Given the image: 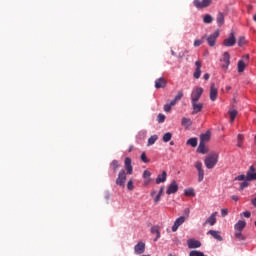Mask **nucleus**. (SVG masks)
<instances>
[{
  "label": "nucleus",
  "mask_w": 256,
  "mask_h": 256,
  "mask_svg": "<svg viewBox=\"0 0 256 256\" xmlns=\"http://www.w3.org/2000/svg\"><path fill=\"white\" fill-rule=\"evenodd\" d=\"M217 163H219V154L216 152L210 153L204 159V165L208 169H214L215 165H217Z\"/></svg>",
  "instance_id": "obj_1"
},
{
  "label": "nucleus",
  "mask_w": 256,
  "mask_h": 256,
  "mask_svg": "<svg viewBox=\"0 0 256 256\" xmlns=\"http://www.w3.org/2000/svg\"><path fill=\"white\" fill-rule=\"evenodd\" d=\"M193 5L196 9H207L213 5V0H194Z\"/></svg>",
  "instance_id": "obj_2"
},
{
  "label": "nucleus",
  "mask_w": 256,
  "mask_h": 256,
  "mask_svg": "<svg viewBox=\"0 0 256 256\" xmlns=\"http://www.w3.org/2000/svg\"><path fill=\"white\" fill-rule=\"evenodd\" d=\"M203 88L202 87H195L190 95L191 103L193 102H199V99H201V95H203Z\"/></svg>",
  "instance_id": "obj_3"
},
{
  "label": "nucleus",
  "mask_w": 256,
  "mask_h": 256,
  "mask_svg": "<svg viewBox=\"0 0 256 256\" xmlns=\"http://www.w3.org/2000/svg\"><path fill=\"white\" fill-rule=\"evenodd\" d=\"M194 167L198 172V183H202V181L205 179V170H203V163L201 161H196Z\"/></svg>",
  "instance_id": "obj_4"
},
{
  "label": "nucleus",
  "mask_w": 256,
  "mask_h": 256,
  "mask_svg": "<svg viewBox=\"0 0 256 256\" xmlns=\"http://www.w3.org/2000/svg\"><path fill=\"white\" fill-rule=\"evenodd\" d=\"M249 64V54H246L242 57V60L238 61V73H243L245 68Z\"/></svg>",
  "instance_id": "obj_5"
},
{
  "label": "nucleus",
  "mask_w": 256,
  "mask_h": 256,
  "mask_svg": "<svg viewBox=\"0 0 256 256\" xmlns=\"http://www.w3.org/2000/svg\"><path fill=\"white\" fill-rule=\"evenodd\" d=\"M125 181H127V174L125 173V170H120L116 179V185L119 187H125Z\"/></svg>",
  "instance_id": "obj_6"
},
{
  "label": "nucleus",
  "mask_w": 256,
  "mask_h": 256,
  "mask_svg": "<svg viewBox=\"0 0 256 256\" xmlns=\"http://www.w3.org/2000/svg\"><path fill=\"white\" fill-rule=\"evenodd\" d=\"M178 191H179V184H177V181L173 180L168 186V189L166 190V194L174 195V193H177Z\"/></svg>",
  "instance_id": "obj_7"
},
{
  "label": "nucleus",
  "mask_w": 256,
  "mask_h": 256,
  "mask_svg": "<svg viewBox=\"0 0 256 256\" xmlns=\"http://www.w3.org/2000/svg\"><path fill=\"white\" fill-rule=\"evenodd\" d=\"M236 43H237V38H235L234 33H230V36L223 41V45L225 47H233V45H235Z\"/></svg>",
  "instance_id": "obj_8"
},
{
  "label": "nucleus",
  "mask_w": 256,
  "mask_h": 256,
  "mask_svg": "<svg viewBox=\"0 0 256 256\" xmlns=\"http://www.w3.org/2000/svg\"><path fill=\"white\" fill-rule=\"evenodd\" d=\"M219 37V30H216L213 34H211L207 38V43L210 47H215V43L217 42V38Z\"/></svg>",
  "instance_id": "obj_9"
},
{
  "label": "nucleus",
  "mask_w": 256,
  "mask_h": 256,
  "mask_svg": "<svg viewBox=\"0 0 256 256\" xmlns=\"http://www.w3.org/2000/svg\"><path fill=\"white\" fill-rule=\"evenodd\" d=\"M221 61L223 62L222 68L229 69V65H231V56L229 55V52H224Z\"/></svg>",
  "instance_id": "obj_10"
},
{
  "label": "nucleus",
  "mask_w": 256,
  "mask_h": 256,
  "mask_svg": "<svg viewBox=\"0 0 256 256\" xmlns=\"http://www.w3.org/2000/svg\"><path fill=\"white\" fill-rule=\"evenodd\" d=\"M247 181H256V168L255 166H250L247 173Z\"/></svg>",
  "instance_id": "obj_11"
},
{
  "label": "nucleus",
  "mask_w": 256,
  "mask_h": 256,
  "mask_svg": "<svg viewBox=\"0 0 256 256\" xmlns=\"http://www.w3.org/2000/svg\"><path fill=\"white\" fill-rule=\"evenodd\" d=\"M185 219H186L185 216H180L174 221V225L172 226L173 233H175L177 229H179V227H181V225L185 223Z\"/></svg>",
  "instance_id": "obj_12"
},
{
  "label": "nucleus",
  "mask_w": 256,
  "mask_h": 256,
  "mask_svg": "<svg viewBox=\"0 0 256 256\" xmlns=\"http://www.w3.org/2000/svg\"><path fill=\"white\" fill-rule=\"evenodd\" d=\"M154 87L155 89H165L167 87L166 79L163 77L156 79Z\"/></svg>",
  "instance_id": "obj_13"
},
{
  "label": "nucleus",
  "mask_w": 256,
  "mask_h": 256,
  "mask_svg": "<svg viewBox=\"0 0 256 256\" xmlns=\"http://www.w3.org/2000/svg\"><path fill=\"white\" fill-rule=\"evenodd\" d=\"M219 91L215 87V83H212L210 86V101H217Z\"/></svg>",
  "instance_id": "obj_14"
},
{
  "label": "nucleus",
  "mask_w": 256,
  "mask_h": 256,
  "mask_svg": "<svg viewBox=\"0 0 256 256\" xmlns=\"http://www.w3.org/2000/svg\"><path fill=\"white\" fill-rule=\"evenodd\" d=\"M192 103V115H197V113H201L203 111V103L199 102H191Z\"/></svg>",
  "instance_id": "obj_15"
},
{
  "label": "nucleus",
  "mask_w": 256,
  "mask_h": 256,
  "mask_svg": "<svg viewBox=\"0 0 256 256\" xmlns=\"http://www.w3.org/2000/svg\"><path fill=\"white\" fill-rule=\"evenodd\" d=\"M187 245L189 249H199V247H201V242L199 240L189 239Z\"/></svg>",
  "instance_id": "obj_16"
},
{
  "label": "nucleus",
  "mask_w": 256,
  "mask_h": 256,
  "mask_svg": "<svg viewBox=\"0 0 256 256\" xmlns=\"http://www.w3.org/2000/svg\"><path fill=\"white\" fill-rule=\"evenodd\" d=\"M125 169H126V173L128 175H133V166L131 165V158L127 157L125 158Z\"/></svg>",
  "instance_id": "obj_17"
},
{
  "label": "nucleus",
  "mask_w": 256,
  "mask_h": 256,
  "mask_svg": "<svg viewBox=\"0 0 256 256\" xmlns=\"http://www.w3.org/2000/svg\"><path fill=\"white\" fill-rule=\"evenodd\" d=\"M215 223H217V212L212 213L209 218L204 222V225H211L213 227V225H215Z\"/></svg>",
  "instance_id": "obj_18"
},
{
  "label": "nucleus",
  "mask_w": 256,
  "mask_h": 256,
  "mask_svg": "<svg viewBox=\"0 0 256 256\" xmlns=\"http://www.w3.org/2000/svg\"><path fill=\"white\" fill-rule=\"evenodd\" d=\"M134 251H135L136 255H143V253H145V243L139 242L134 247Z\"/></svg>",
  "instance_id": "obj_19"
},
{
  "label": "nucleus",
  "mask_w": 256,
  "mask_h": 256,
  "mask_svg": "<svg viewBox=\"0 0 256 256\" xmlns=\"http://www.w3.org/2000/svg\"><path fill=\"white\" fill-rule=\"evenodd\" d=\"M195 66H196V69L193 74V77H194V79H199L201 77V67H202L201 61H199V60L196 61Z\"/></svg>",
  "instance_id": "obj_20"
},
{
  "label": "nucleus",
  "mask_w": 256,
  "mask_h": 256,
  "mask_svg": "<svg viewBox=\"0 0 256 256\" xmlns=\"http://www.w3.org/2000/svg\"><path fill=\"white\" fill-rule=\"evenodd\" d=\"M167 181V171H162L156 178V184L161 185V183H165Z\"/></svg>",
  "instance_id": "obj_21"
},
{
  "label": "nucleus",
  "mask_w": 256,
  "mask_h": 256,
  "mask_svg": "<svg viewBox=\"0 0 256 256\" xmlns=\"http://www.w3.org/2000/svg\"><path fill=\"white\" fill-rule=\"evenodd\" d=\"M246 226H247V222H245V220H239L235 224L234 229H235V231L242 232L245 229Z\"/></svg>",
  "instance_id": "obj_22"
},
{
  "label": "nucleus",
  "mask_w": 256,
  "mask_h": 256,
  "mask_svg": "<svg viewBox=\"0 0 256 256\" xmlns=\"http://www.w3.org/2000/svg\"><path fill=\"white\" fill-rule=\"evenodd\" d=\"M207 235H211L216 241H223V237H221V234L217 230H210L207 232Z\"/></svg>",
  "instance_id": "obj_23"
},
{
  "label": "nucleus",
  "mask_w": 256,
  "mask_h": 256,
  "mask_svg": "<svg viewBox=\"0 0 256 256\" xmlns=\"http://www.w3.org/2000/svg\"><path fill=\"white\" fill-rule=\"evenodd\" d=\"M216 21H217L218 27H223V25L225 24V15L223 14V12H219L217 14Z\"/></svg>",
  "instance_id": "obj_24"
},
{
  "label": "nucleus",
  "mask_w": 256,
  "mask_h": 256,
  "mask_svg": "<svg viewBox=\"0 0 256 256\" xmlns=\"http://www.w3.org/2000/svg\"><path fill=\"white\" fill-rule=\"evenodd\" d=\"M197 151L198 153L205 155V153L209 152V149H207V146H205V143L200 142Z\"/></svg>",
  "instance_id": "obj_25"
},
{
  "label": "nucleus",
  "mask_w": 256,
  "mask_h": 256,
  "mask_svg": "<svg viewBox=\"0 0 256 256\" xmlns=\"http://www.w3.org/2000/svg\"><path fill=\"white\" fill-rule=\"evenodd\" d=\"M181 125L186 129H189V127L193 125V122L191 121V119L183 117Z\"/></svg>",
  "instance_id": "obj_26"
},
{
  "label": "nucleus",
  "mask_w": 256,
  "mask_h": 256,
  "mask_svg": "<svg viewBox=\"0 0 256 256\" xmlns=\"http://www.w3.org/2000/svg\"><path fill=\"white\" fill-rule=\"evenodd\" d=\"M211 139V132L207 131L200 136V143H207Z\"/></svg>",
  "instance_id": "obj_27"
},
{
  "label": "nucleus",
  "mask_w": 256,
  "mask_h": 256,
  "mask_svg": "<svg viewBox=\"0 0 256 256\" xmlns=\"http://www.w3.org/2000/svg\"><path fill=\"white\" fill-rule=\"evenodd\" d=\"M151 233L153 235H156V238L154 239V241H157V239H159V237H161V233L159 232V226H153L151 228Z\"/></svg>",
  "instance_id": "obj_28"
},
{
  "label": "nucleus",
  "mask_w": 256,
  "mask_h": 256,
  "mask_svg": "<svg viewBox=\"0 0 256 256\" xmlns=\"http://www.w3.org/2000/svg\"><path fill=\"white\" fill-rule=\"evenodd\" d=\"M184 195L186 197H195V190L193 188H189L184 190Z\"/></svg>",
  "instance_id": "obj_29"
},
{
  "label": "nucleus",
  "mask_w": 256,
  "mask_h": 256,
  "mask_svg": "<svg viewBox=\"0 0 256 256\" xmlns=\"http://www.w3.org/2000/svg\"><path fill=\"white\" fill-rule=\"evenodd\" d=\"M229 115H230V123H234L235 122V117H237V110H230L228 111Z\"/></svg>",
  "instance_id": "obj_30"
},
{
  "label": "nucleus",
  "mask_w": 256,
  "mask_h": 256,
  "mask_svg": "<svg viewBox=\"0 0 256 256\" xmlns=\"http://www.w3.org/2000/svg\"><path fill=\"white\" fill-rule=\"evenodd\" d=\"M173 134L171 132H167L163 135V141L164 143H169V141L172 139Z\"/></svg>",
  "instance_id": "obj_31"
},
{
  "label": "nucleus",
  "mask_w": 256,
  "mask_h": 256,
  "mask_svg": "<svg viewBox=\"0 0 256 256\" xmlns=\"http://www.w3.org/2000/svg\"><path fill=\"white\" fill-rule=\"evenodd\" d=\"M110 167L112 171H117V169H119L120 167L119 161L113 160L112 163L110 164Z\"/></svg>",
  "instance_id": "obj_32"
},
{
  "label": "nucleus",
  "mask_w": 256,
  "mask_h": 256,
  "mask_svg": "<svg viewBox=\"0 0 256 256\" xmlns=\"http://www.w3.org/2000/svg\"><path fill=\"white\" fill-rule=\"evenodd\" d=\"M203 22L206 24L213 23V16L206 14L203 18Z\"/></svg>",
  "instance_id": "obj_33"
},
{
  "label": "nucleus",
  "mask_w": 256,
  "mask_h": 256,
  "mask_svg": "<svg viewBox=\"0 0 256 256\" xmlns=\"http://www.w3.org/2000/svg\"><path fill=\"white\" fill-rule=\"evenodd\" d=\"M187 145H191V147H197V138H190L187 140Z\"/></svg>",
  "instance_id": "obj_34"
},
{
  "label": "nucleus",
  "mask_w": 256,
  "mask_h": 256,
  "mask_svg": "<svg viewBox=\"0 0 256 256\" xmlns=\"http://www.w3.org/2000/svg\"><path fill=\"white\" fill-rule=\"evenodd\" d=\"M157 139H159V137H157V135H153L148 139V145H155V142L157 141Z\"/></svg>",
  "instance_id": "obj_35"
},
{
  "label": "nucleus",
  "mask_w": 256,
  "mask_h": 256,
  "mask_svg": "<svg viewBox=\"0 0 256 256\" xmlns=\"http://www.w3.org/2000/svg\"><path fill=\"white\" fill-rule=\"evenodd\" d=\"M243 134H238V136H237V141H238V143H237V147H243Z\"/></svg>",
  "instance_id": "obj_36"
},
{
  "label": "nucleus",
  "mask_w": 256,
  "mask_h": 256,
  "mask_svg": "<svg viewBox=\"0 0 256 256\" xmlns=\"http://www.w3.org/2000/svg\"><path fill=\"white\" fill-rule=\"evenodd\" d=\"M235 237L238 239V241H245V236H243V233L236 231L235 232Z\"/></svg>",
  "instance_id": "obj_37"
},
{
  "label": "nucleus",
  "mask_w": 256,
  "mask_h": 256,
  "mask_svg": "<svg viewBox=\"0 0 256 256\" xmlns=\"http://www.w3.org/2000/svg\"><path fill=\"white\" fill-rule=\"evenodd\" d=\"M236 181H251V180H247V174L246 175H239L235 178Z\"/></svg>",
  "instance_id": "obj_38"
},
{
  "label": "nucleus",
  "mask_w": 256,
  "mask_h": 256,
  "mask_svg": "<svg viewBox=\"0 0 256 256\" xmlns=\"http://www.w3.org/2000/svg\"><path fill=\"white\" fill-rule=\"evenodd\" d=\"M174 99L178 102L181 101V99H183V90L178 91Z\"/></svg>",
  "instance_id": "obj_39"
},
{
  "label": "nucleus",
  "mask_w": 256,
  "mask_h": 256,
  "mask_svg": "<svg viewBox=\"0 0 256 256\" xmlns=\"http://www.w3.org/2000/svg\"><path fill=\"white\" fill-rule=\"evenodd\" d=\"M127 189H128V191H133L135 189V186L133 185V180L128 181Z\"/></svg>",
  "instance_id": "obj_40"
},
{
  "label": "nucleus",
  "mask_w": 256,
  "mask_h": 256,
  "mask_svg": "<svg viewBox=\"0 0 256 256\" xmlns=\"http://www.w3.org/2000/svg\"><path fill=\"white\" fill-rule=\"evenodd\" d=\"M140 159L143 161V163H149V159L147 158V154H145V152L141 154Z\"/></svg>",
  "instance_id": "obj_41"
},
{
  "label": "nucleus",
  "mask_w": 256,
  "mask_h": 256,
  "mask_svg": "<svg viewBox=\"0 0 256 256\" xmlns=\"http://www.w3.org/2000/svg\"><path fill=\"white\" fill-rule=\"evenodd\" d=\"M246 41H245V37L241 36L239 39H238V46L239 47H243V45H245Z\"/></svg>",
  "instance_id": "obj_42"
},
{
  "label": "nucleus",
  "mask_w": 256,
  "mask_h": 256,
  "mask_svg": "<svg viewBox=\"0 0 256 256\" xmlns=\"http://www.w3.org/2000/svg\"><path fill=\"white\" fill-rule=\"evenodd\" d=\"M158 123H165V114H159L157 117Z\"/></svg>",
  "instance_id": "obj_43"
},
{
  "label": "nucleus",
  "mask_w": 256,
  "mask_h": 256,
  "mask_svg": "<svg viewBox=\"0 0 256 256\" xmlns=\"http://www.w3.org/2000/svg\"><path fill=\"white\" fill-rule=\"evenodd\" d=\"M248 185H249V181L244 180V182H242L239 187V191H243V189H245V187H247Z\"/></svg>",
  "instance_id": "obj_44"
},
{
  "label": "nucleus",
  "mask_w": 256,
  "mask_h": 256,
  "mask_svg": "<svg viewBox=\"0 0 256 256\" xmlns=\"http://www.w3.org/2000/svg\"><path fill=\"white\" fill-rule=\"evenodd\" d=\"M203 39H205V37H202L201 40H195L194 47H199L200 45H203Z\"/></svg>",
  "instance_id": "obj_45"
},
{
  "label": "nucleus",
  "mask_w": 256,
  "mask_h": 256,
  "mask_svg": "<svg viewBox=\"0 0 256 256\" xmlns=\"http://www.w3.org/2000/svg\"><path fill=\"white\" fill-rule=\"evenodd\" d=\"M151 177V172L149 170H145L143 172V178L144 179H149Z\"/></svg>",
  "instance_id": "obj_46"
},
{
  "label": "nucleus",
  "mask_w": 256,
  "mask_h": 256,
  "mask_svg": "<svg viewBox=\"0 0 256 256\" xmlns=\"http://www.w3.org/2000/svg\"><path fill=\"white\" fill-rule=\"evenodd\" d=\"M173 106L172 105H170V104H165L164 105V111H165V113H169L170 111H171V108H172Z\"/></svg>",
  "instance_id": "obj_47"
},
{
  "label": "nucleus",
  "mask_w": 256,
  "mask_h": 256,
  "mask_svg": "<svg viewBox=\"0 0 256 256\" xmlns=\"http://www.w3.org/2000/svg\"><path fill=\"white\" fill-rule=\"evenodd\" d=\"M221 215H222V217H227V215H229V210H227V209H222V210H221Z\"/></svg>",
  "instance_id": "obj_48"
},
{
  "label": "nucleus",
  "mask_w": 256,
  "mask_h": 256,
  "mask_svg": "<svg viewBox=\"0 0 256 256\" xmlns=\"http://www.w3.org/2000/svg\"><path fill=\"white\" fill-rule=\"evenodd\" d=\"M161 195L157 194L156 197L154 198V203H159V201H161Z\"/></svg>",
  "instance_id": "obj_49"
},
{
  "label": "nucleus",
  "mask_w": 256,
  "mask_h": 256,
  "mask_svg": "<svg viewBox=\"0 0 256 256\" xmlns=\"http://www.w3.org/2000/svg\"><path fill=\"white\" fill-rule=\"evenodd\" d=\"M179 103L175 98L169 103L170 106L175 107Z\"/></svg>",
  "instance_id": "obj_50"
},
{
  "label": "nucleus",
  "mask_w": 256,
  "mask_h": 256,
  "mask_svg": "<svg viewBox=\"0 0 256 256\" xmlns=\"http://www.w3.org/2000/svg\"><path fill=\"white\" fill-rule=\"evenodd\" d=\"M165 192V186H162L158 192V195L163 197V193Z\"/></svg>",
  "instance_id": "obj_51"
},
{
  "label": "nucleus",
  "mask_w": 256,
  "mask_h": 256,
  "mask_svg": "<svg viewBox=\"0 0 256 256\" xmlns=\"http://www.w3.org/2000/svg\"><path fill=\"white\" fill-rule=\"evenodd\" d=\"M243 216L246 217V219H249V217H251V212L245 211L243 212Z\"/></svg>",
  "instance_id": "obj_52"
},
{
  "label": "nucleus",
  "mask_w": 256,
  "mask_h": 256,
  "mask_svg": "<svg viewBox=\"0 0 256 256\" xmlns=\"http://www.w3.org/2000/svg\"><path fill=\"white\" fill-rule=\"evenodd\" d=\"M209 77H210L209 73L204 74L203 75L204 81H209Z\"/></svg>",
  "instance_id": "obj_53"
},
{
  "label": "nucleus",
  "mask_w": 256,
  "mask_h": 256,
  "mask_svg": "<svg viewBox=\"0 0 256 256\" xmlns=\"http://www.w3.org/2000/svg\"><path fill=\"white\" fill-rule=\"evenodd\" d=\"M231 199H232L233 201H239V196L233 195V196H231Z\"/></svg>",
  "instance_id": "obj_54"
},
{
  "label": "nucleus",
  "mask_w": 256,
  "mask_h": 256,
  "mask_svg": "<svg viewBox=\"0 0 256 256\" xmlns=\"http://www.w3.org/2000/svg\"><path fill=\"white\" fill-rule=\"evenodd\" d=\"M150 195L152 196V197H155V195H157V191H152L151 193H150Z\"/></svg>",
  "instance_id": "obj_55"
},
{
  "label": "nucleus",
  "mask_w": 256,
  "mask_h": 256,
  "mask_svg": "<svg viewBox=\"0 0 256 256\" xmlns=\"http://www.w3.org/2000/svg\"><path fill=\"white\" fill-rule=\"evenodd\" d=\"M184 213H185V215H189V213H190L189 208H186V209L184 210Z\"/></svg>",
  "instance_id": "obj_56"
},
{
  "label": "nucleus",
  "mask_w": 256,
  "mask_h": 256,
  "mask_svg": "<svg viewBox=\"0 0 256 256\" xmlns=\"http://www.w3.org/2000/svg\"><path fill=\"white\" fill-rule=\"evenodd\" d=\"M252 205L256 207V197L252 200Z\"/></svg>",
  "instance_id": "obj_57"
},
{
  "label": "nucleus",
  "mask_w": 256,
  "mask_h": 256,
  "mask_svg": "<svg viewBox=\"0 0 256 256\" xmlns=\"http://www.w3.org/2000/svg\"><path fill=\"white\" fill-rule=\"evenodd\" d=\"M226 91H227V92L231 91V86H227V87H226Z\"/></svg>",
  "instance_id": "obj_58"
},
{
  "label": "nucleus",
  "mask_w": 256,
  "mask_h": 256,
  "mask_svg": "<svg viewBox=\"0 0 256 256\" xmlns=\"http://www.w3.org/2000/svg\"><path fill=\"white\" fill-rule=\"evenodd\" d=\"M132 151H133V146H130L129 152H132Z\"/></svg>",
  "instance_id": "obj_59"
},
{
  "label": "nucleus",
  "mask_w": 256,
  "mask_h": 256,
  "mask_svg": "<svg viewBox=\"0 0 256 256\" xmlns=\"http://www.w3.org/2000/svg\"><path fill=\"white\" fill-rule=\"evenodd\" d=\"M248 9H249V11H251V9H253V6H249Z\"/></svg>",
  "instance_id": "obj_60"
},
{
  "label": "nucleus",
  "mask_w": 256,
  "mask_h": 256,
  "mask_svg": "<svg viewBox=\"0 0 256 256\" xmlns=\"http://www.w3.org/2000/svg\"><path fill=\"white\" fill-rule=\"evenodd\" d=\"M170 145H175V142H170Z\"/></svg>",
  "instance_id": "obj_61"
},
{
  "label": "nucleus",
  "mask_w": 256,
  "mask_h": 256,
  "mask_svg": "<svg viewBox=\"0 0 256 256\" xmlns=\"http://www.w3.org/2000/svg\"><path fill=\"white\" fill-rule=\"evenodd\" d=\"M185 53H189L187 50H185Z\"/></svg>",
  "instance_id": "obj_62"
},
{
  "label": "nucleus",
  "mask_w": 256,
  "mask_h": 256,
  "mask_svg": "<svg viewBox=\"0 0 256 256\" xmlns=\"http://www.w3.org/2000/svg\"><path fill=\"white\" fill-rule=\"evenodd\" d=\"M149 182H145V185H147Z\"/></svg>",
  "instance_id": "obj_63"
}]
</instances>
